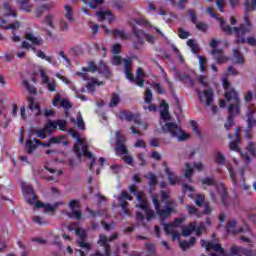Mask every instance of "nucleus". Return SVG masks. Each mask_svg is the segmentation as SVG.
<instances>
[{
	"label": "nucleus",
	"mask_w": 256,
	"mask_h": 256,
	"mask_svg": "<svg viewBox=\"0 0 256 256\" xmlns=\"http://www.w3.org/2000/svg\"><path fill=\"white\" fill-rule=\"evenodd\" d=\"M57 17L55 16V14H47L44 18V25H46V27H49L50 29H55L57 27Z\"/></svg>",
	"instance_id": "32"
},
{
	"label": "nucleus",
	"mask_w": 256,
	"mask_h": 256,
	"mask_svg": "<svg viewBox=\"0 0 256 256\" xmlns=\"http://www.w3.org/2000/svg\"><path fill=\"white\" fill-rule=\"evenodd\" d=\"M76 235L79 237L76 240L77 245L81 248V249H85V251H89L91 249V244L87 241V231H85V229L83 228H78L75 230Z\"/></svg>",
	"instance_id": "19"
},
{
	"label": "nucleus",
	"mask_w": 256,
	"mask_h": 256,
	"mask_svg": "<svg viewBox=\"0 0 256 256\" xmlns=\"http://www.w3.org/2000/svg\"><path fill=\"white\" fill-rule=\"evenodd\" d=\"M163 133H170L171 137L176 138L178 141H187L189 135L183 132L177 123L168 122L162 126Z\"/></svg>",
	"instance_id": "8"
},
{
	"label": "nucleus",
	"mask_w": 256,
	"mask_h": 256,
	"mask_svg": "<svg viewBox=\"0 0 256 256\" xmlns=\"http://www.w3.org/2000/svg\"><path fill=\"white\" fill-rule=\"evenodd\" d=\"M64 9L66 11L65 17L70 23H73V9L69 5H65Z\"/></svg>",
	"instance_id": "48"
},
{
	"label": "nucleus",
	"mask_w": 256,
	"mask_h": 256,
	"mask_svg": "<svg viewBox=\"0 0 256 256\" xmlns=\"http://www.w3.org/2000/svg\"><path fill=\"white\" fill-rule=\"evenodd\" d=\"M248 117V129H251L253 127V125H256V121L255 119H253V112H248L247 114Z\"/></svg>",
	"instance_id": "62"
},
{
	"label": "nucleus",
	"mask_w": 256,
	"mask_h": 256,
	"mask_svg": "<svg viewBox=\"0 0 256 256\" xmlns=\"http://www.w3.org/2000/svg\"><path fill=\"white\" fill-rule=\"evenodd\" d=\"M39 73L42 85H45L47 91H49L50 93H54V91H57V81L55 80V78H50L43 69H41Z\"/></svg>",
	"instance_id": "17"
},
{
	"label": "nucleus",
	"mask_w": 256,
	"mask_h": 256,
	"mask_svg": "<svg viewBox=\"0 0 256 256\" xmlns=\"http://www.w3.org/2000/svg\"><path fill=\"white\" fill-rule=\"evenodd\" d=\"M55 7V4L49 3V4H44L42 6H39L36 9V17H41L45 11H51Z\"/></svg>",
	"instance_id": "35"
},
{
	"label": "nucleus",
	"mask_w": 256,
	"mask_h": 256,
	"mask_svg": "<svg viewBox=\"0 0 256 256\" xmlns=\"http://www.w3.org/2000/svg\"><path fill=\"white\" fill-rule=\"evenodd\" d=\"M32 133L36 135L39 139H46L47 138V131L44 129H34Z\"/></svg>",
	"instance_id": "46"
},
{
	"label": "nucleus",
	"mask_w": 256,
	"mask_h": 256,
	"mask_svg": "<svg viewBox=\"0 0 256 256\" xmlns=\"http://www.w3.org/2000/svg\"><path fill=\"white\" fill-rule=\"evenodd\" d=\"M57 129V125L55 123V120H49L45 125H44V131L51 135L55 130Z\"/></svg>",
	"instance_id": "41"
},
{
	"label": "nucleus",
	"mask_w": 256,
	"mask_h": 256,
	"mask_svg": "<svg viewBox=\"0 0 256 256\" xmlns=\"http://www.w3.org/2000/svg\"><path fill=\"white\" fill-rule=\"evenodd\" d=\"M233 61L237 64L244 63L243 54L239 51V49L234 48L233 50Z\"/></svg>",
	"instance_id": "39"
},
{
	"label": "nucleus",
	"mask_w": 256,
	"mask_h": 256,
	"mask_svg": "<svg viewBox=\"0 0 256 256\" xmlns=\"http://www.w3.org/2000/svg\"><path fill=\"white\" fill-rule=\"evenodd\" d=\"M54 107H63L64 109H71V102L69 100L61 97L60 93H57L54 96V100L52 102Z\"/></svg>",
	"instance_id": "24"
},
{
	"label": "nucleus",
	"mask_w": 256,
	"mask_h": 256,
	"mask_svg": "<svg viewBox=\"0 0 256 256\" xmlns=\"http://www.w3.org/2000/svg\"><path fill=\"white\" fill-rule=\"evenodd\" d=\"M38 145H42V147H51V141L49 140V142L47 143H43L41 142L39 139L34 138L33 140H31L30 138L26 141V146H25V150L28 153V155L33 154V152L35 151V149H37Z\"/></svg>",
	"instance_id": "20"
},
{
	"label": "nucleus",
	"mask_w": 256,
	"mask_h": 256,
	"mask_svg": "<svg viewBox=\"0 0 256 256\" xmlns=\"http://www.w3.org/2000/svg\"><path fill=\"white\" fill-rule=\"evenodd\" d=\"M91 9H97V5H103V0H84Z\"/></svg>",
	"instance_id": "55"
},
{
	"label": "nucleus",
	"mask_w": 256,
	"mask_h": 256,
	"mask_svg": "<svg viewBox=\"0 0 256 256\" xmlns=\"http://www.w3.org/2000/svg\"><path fill=\"white\" fill-rule=\"evenodd\" d=\"M247 151L248 152H246V153H241V155L247 163H251V158L249 157V155H251V157H256V145H255V143H250L247 147Z\"/></svg>",
	"instance_id": "28"
},
{
	"label": "nucleus",
	"mask_w": 256,
	"mask_h": 256,
	"mask_svg": "<svg viewBox=\"0 0 256 256\" xmlns=\"http://www.w3.org/2000/svg\"><path fill=\"white\" fill-rule=\"evenodd\" d=\"M193 231H196V235L199 237L203 234L204 231H207V228L205 227V223H200L197 227V224L195 222H192L188 225V227L183 228L182 235L183 237H189Z\"/></svg>",
	"instance_id": "18"
},
{
	"label": "nucleus",
	"mask_w": 256,
	"mask_h": 256,
	"mask_svg": "<svg viewBox=\"0 0 256 256\" xmlns=\"http://www.w3.org/2000/svg\"><path fill=\"white\" fill-rule=\"evenodd\" d=\"M131 65L132 62L130 58L124 60V73L126 75V78L129 81H134L135 85H137L138 87H144L145 81L143 80V77L136 76L135 78L133 73H131Z\"/></svg>",
	"instance_id": "12"
},
{
	"label": "nucleus",
	"mask_w": 256,
	"mask_h": 256,
	"mask_svg": "<svg viewBox=\"0 0 256 256\" xmlns=\"http://www.w3.org/2000/svg\"><path fill=\"white\" fill-rule=\"evenodd\" d=\"M112 35L115 39H122L123 41L129 39V34L125 33V30L119 28L112 31Z\"/></svg>",
	"instance_id": "37"
},
{
	"label": "nucleus",
	"mask_w": 256,
	"mask_h": 256,
	"mask_svg": "<svg viewBox=\"0 0 256 256\" xmlns=\"http://www.w3.org/2000/svg\"><path fill=\"white\" fill-rule=\"evenodd\" d=\"M223 87L226 91L224 97L228 103H231L228 107L230 115L228 116L227 123L225 124V128L229 129V127H233V119L235 118V115H239L241 101L239 100V94L237 91H235V89H229L231 84L225 78L223 79Z\"/></svg>",
	"instance_id": "2"
},
{
	"label": "nucleus",
	"mask_w": 256,
	"mask_h": 256,
	"mask_svg": "<svg viewBox=\"0 0 256 256\" xmlns=\"http://www.w3.org/2000/svg\"><path fill=\"white\" fill-rule=\"evenodd\" d=\"M76 125L78 129H81L82 131L85 130V121H83V115H81V112L77 115Z\"/></svg>",
	"instance_id": "49"
},
{
	"label": "nucleus",
	"mask_w": 256,
	"mask_h": 256,
	"mask_svg": "<svg viewBox=\"0 0 256 256\" xmlns=\"http://www.w3.org/2000/svg\"><path fill=\"white\" fill-rule=\"evenodd\" d=\"M178 36L180 37V39H187V37H191V33H189L183 28H179Z\"/></svg>",
	"instance_id": "61"
},
{
	"label": "nucleus",
	"mask_w": 256,
	"mask_h": 256,
	"mask_svg": "<svg viewBox=\"0 0 256 256\" xmlns=\"http://www.w3.org/2000/svg\"><path fill=\"white\" fill-rule=\"evenodd\" d=\"M201 183L203 185V189H207V187H211L210 190V199L213 203H217L219 199L221 200V203L224 207H229V202L227 201V188L225 187V184L220 183L217 184L215 182L214 177H206L201 180Z\"/></svg>",
	"instance_id": "3"
},
{
	"label": "nucleus",
	"mask_w": 256,
	"mask_h": 256,
	"mask_svg": "<svg viewBox=\"0 0 256 256\" xmlns=\"http://www.w3.org/2000/svg\"><path fill=\"white\" fill-rule=\"evenodd\" d=\"M6 23L7 21H5V19L0 18V29H12L13 31H17V29L21 27V24L17 21L10 25L5 26Z\"/></svg>",
	"instance_id": "36"
},
{
	"label": "nucleus",
	"mask_w": 256,
	"mask_h": 256,
	"mask_svg": "<svg viewBox=\"0 0 256 256\" xmlns=\"http://www.w3.org/2000/svg\"><path fill=\"white\" fill-rule=\"evenodd\" d=\"M187 211H188L189 215H194V217H203V213L199 212L197 207H195L193 205H188Z\"/></svg>",
	"instance_id": "43"
},
{
	"label": "nucleus",
	"mask_w": 256,
	"mask_h": 256,
	"mask_svg": "<svg viewBox=\"0 0 256 256\" xmlns=\"http://www.w3.org/2000/svg\"><path fill=\"white\" fill-rule=\"evenodd\" d=\"M82 71L83 72H76L75 75L83 79V81H89V75H87V73H89V71L95 73V71H98V67L94 62H89L88 68L83 67Z\"/></svg>",
	"instance_id": "22"
},
{
	"label": "nucleus",
	"mask_w": 256,
	"mask_h": 256,
	"mask_svg": "<svg viewBox=\"0 0 256 256\" xmlns=\"http://www.w3.org/2000/svg\"><path fill=\"white\" fill-rule=\"evenodd\" d=\"M59 31L62 33H67L69 31V23L65 19H60L59 21Z\"/></svg>",
	"instance_id": "51"
},
{
	"label": "nucleus",
	"mask_w": 256,
	"mask_h": 256,
	"mask_svg": "<svg viewBox=\"0 0 256 256\" xmlns=\"http://www.w3.org/2000/svg\"><path fill=\"white\" fill-rule=\"evenodd\" d=\"M129 25L132 26V33L136 37V39H145V35H147L145 31L135 26V25H142L144 27H147V25H149V22L145 20V18L130 20Z\"/></svg>",
	"instance_id": "11"
},
{
	"label": "nucleus",
	"mask_w": 256,
	"mask_h": 256,
	"mask_svg": "<svg viewBox=\"0 0 256 256\" xmlns=\"http://www.w3.org/2000/svg\"><path fill=\"white\" fill-rule=\"evenodd\" d=\"M120 102H121V98L119 97V95L113 94L109 103V107L111 108L117 107V105H119Z\"/></svg>",
	"instance_id": "50"
},
{
	"label": "nucleus",
	"mask_w": 256,
	"mask_h": 256,
	"mask_svg": "<svg viewBox=\"0 0 256 256\" xmlns=\"http://www.w3.org/2000/svg\"><path fill=\"white\" fill-rule=\"evenodd\" d=\"M245 19V24H242L239 28L234 27V33L236 34V41L237 45L239 44H245L247 43L250 45V47H255L256 45V38L251 36L248 38H245V34L249 33L251 31V22H249V18L247 16L244 17Z\"/></svg>",
	"instance_id": "5"
},
{
	"label": "nucleus",
	"mask_w": 256,
	"mask_h": 256,
	"mask_svg": "<svg viewBox=\"0 0 256 256\" xmlns=\"http://www.w3.org/2000/svg\"><path fill=\"white\" fill-rule=\"evenodd\" d=\"M200 71H205V65L207 64V58L198 56Z\"/></svg>",
	"instance_id": "64"
},
{
	"label": "nucleus",
	"mask_w": 256,
	"mask_h": 256,
	"mask_svg": "<svg viewBox=\"0 0 256 256\" xmlns=\"http://www.w3.org/2000/svg\"><path fill=\"white\" fill-rule=\"evenodd\" d=\"M133 47H134V49H137L138 51L145 49V40L137 39V41L133 43Z\"/></svg>",
	"instance_id": "54"
},
{
	"label": "nucleus",
	"mask_w": 256,
	"mask_h": 256,
	"mask_svg": "<svg viewBox=\"0 0 256 256\" xmlns=\"http://www.w3.org/2000/svg\"><path fill=\"white\" fill-rule=\"evenodd\" d=\"M56 123V128L60 129V131H65L67 129V121L65 120H54Z\"/></svg>",
	"instance_id": "57"
},
{
	"label": "nucleus",
	"mask_w": 256,
	"mask_h": 256,
	"mask_svg": "<svg viewBox=\"0 0 256 256\" xmlns=\"http://www.w3.org/2000/svg\"><path fill=\"white\" fill-rule=\"evenodd\" d=\"M99 21H108V23H113L115 21V16L111 14V11H98L96 12Z\"/></svg>",
	"instance_id": "29"
},
{
	"label": "nucleus",
	"mask_w": 256,
	"mask_h": 256,
	"mask_svg": "<svg viewBox=\"0 0 256 256\" xmlns=\"http://www.w3.org/2000/svg\"><path fill=\"white\" fill-rule=\"evenodd\" d=\"M185 173L184 176L186 177V179H188L189 183H191V175H193V167H191V165H189V163L185 164Z\"/></svg>",
	"instance_id": "52"
},
{
	"label": "nucleus",
	"mask_w": 256,
	"mask_h": 256,
	"mask_svg": "<svg viewBox=\"0 0 256 256\" xmlns=\"http://www.w3.org/2000/svg\"><path fill=\"white\" fill-rule=\"evenodd\" d=\"M49 140L52 145H61V143L64 144L65 146L69 145L67 140H65V136L51 137Z\"/></svg>",
	"instance_id": "38"
},
{
	"label": "nucleus",
	"mask_w": 256,
	"mask_h": 256,
	"mask_svg": "<svg viewBox=\"0 0 256 256\" xmlns=\"http://www.w3.org/2000/svg\"><path fill=\"white\" fill-rule=\"evenodd\" d=\"M195 245V237H191L189 241L180 242V248L182 251H187V249H191Z\"/></svg>",
	"instance_id": "40"
},
{
	"label": "nucleus",
	"mask_w": 256,
	"mask_h": 256,
	"mask_svg": "<svg viewBox=\"0 0 256 256\" xmlns=\"http://www.w3.org/2000/svg\"><path fill=\"white\" fill-rule=\"evenodd\" d=\"M163 167L165 174L167 175L168 183L170 185H177L179 183L180 178L179 176L175 175V172L171 170V168L167 167V162H163Z\"/></svg>",
	"instance_id": "23"
},
{
	"label": "nucleus",
	"mask_w": 256,
	"mask_h": 256,
	"mask_svg": "<svg viewBox=\"0 0 256 256\" xmlns=\"http://www.w3.org/2000/svg\"><path fill=\"white\" fill-rule=\"evenodd\" d=\"M98 72L102 73L103 75H107L109 73V70L107 69V65H105L103 61H100L98 65Z\"/></svg>",
	"instance_id": "60"
},
{
	"label": "nucleus",
	"mask_w": 256,
	"mask_h": 256,
	"mask_svg": "<svg viewBox=\"0 0 256 256\" xmlns=\"http://www.w3.org/2000/svg\"><path fill=\"white\" fill-rule=\"evenodd\" d=\"M195 204L197 207H202L205 205V196L203 194H198L195 199Z\"/></svg>",
	"instance_id": "59"
},
{
	"label": "nucleus",
	"mask_w": 256,
	"mask_h": 256,
	"mask_svg": "<svg viewBox=\"0 0 256 256\" xmlns=\"http://www.w3.org/2000/svg\"><path fill=\"white\" fill-rule=\"evenodd\" d=\"M212 55L214 59H216L217 63H226V61H229V58L223 55V50L214 49L212 51Z\"/></svg>",
	"instance_id": "34"
},
{
	"label": "nucleus",
	"mask_w": 256,
	"mask_h": 256,
	"mask_svg": "<svg viewBox=\"0 0 256 256\" xmlns=\"http://www.w3.org/2000/svg\"><path fill=\"white\" fill-rule=\"evenodd\" d=\"M144 101L145 103H148V105H151V101H153V92H151V90L147 89L145 91Z\"/></svg>",
	"instance_id": "58"
},
{
	"label": "nucleus",
	"mask_w": 256,
	"mask_h": 256,
	"mask_svg": "<svg viewBox=\"0 0 256 256\" xmlns=\"http://www.w3.org/2000/svg\"><path fill=\"white\" fill-rule=\"evenodd\" d=\"M117 237V233L112 234L109 238L103 234H100L97 243L103 248L102 250H96L93 256H111V245H109V243H111V241H115Z\"/></svg>",
	"instance_id": "7"
},
{
	"label": "nucleus",
	"mask_w": 256,
	"mask_h": 256,
	"mask_svg": "<svg viewBox=\"0 0 256 256\" xmlns=\"http://www.w3.org/2000/svg\"><path fill=\"white\" fill-rule=\"evenodd\" d=\"M183 225V220L181 218H176L173 223L165 224L164 231L167 233V235H172L173 241L175 239H179V227Z\"/></svg>",
	"instance_id": "13"
},
{
	"label": "nucleus",
	"mask_w": 256,
	"mask_h": 256,
	"mask_svg": "<svg viewBox=\"0 0 256 256\" xmlns=\"http://www.w3.org/2000/svg\"><path fill=\"white\" fill-rule=\"evenodd\" d=\"M226 231L228 235H237L238 233H245L246 236H240L241 241L244 243H252L251 239H253V232L249 225L244 224V226H237V221L230 220L226 225Z\"/></svg>",
	"instance_id": "6"
},
{
	"label": "nucleus",
	"mask_w": 256,
	"mask_h": 256,
	"mask_svg": "<svg viewBox=\"0 0 256 256\" xmlns=\"http://www.w3.org/2000/svg\"><path fill=\"white\" fill-rule=\"evenodd\" d=\"M120 207L122 209L123 215L131 217V209H129L127 201H133V196L129 195L127 190H122L121 195L118 197Z\"/></svg>",
	"instance_id": "15"
},
{
	"label": "nucleus",
	"mask_w": 256,
	"mask_h": 256,
	"mask_svg": "<svg viewBox=\"0 0 256 256\" xmlns=\"http://www.w3.org/2000/svg\"><path fill=\"white\" fill-rule=\"evenodd\" d=\"M24 87H26L27 91H29L32 95H35L37 93V88L34 86H31L27 80L22 81Z\"/></svg>",
	"instance_id": "56"
},
{
	"label": "nucleus",
	"mask_w": 256,
	"mask_h": 256,
	"mask_svg": "<svg viewBox=\"0 0 256 256\" xmlns=\"http://www.w3.org/2000/svg\"><path fill=\"white\" fill-rule=\"evenodd\" d=\"M218 21L222 27V30L227 33V35H231V33H233V30L231 29L230 26H226L225 25V21L223 20V18H218Z\"/></svg>",
	"instance_id": "53"
},
{
	"label": "nucleus",
	"mask_w": 256,
	"mask_h": 256,
	"mask_svg": "<svg viewBox=\"0 0 256 256\" xmlns=\"http://www.w3.org/2000/svg\"><path fill=\"white\" fill-rule=\"evenodd\" d=\"M59 205H63V203L56 202L55 204H45L41 201H37L35 203L36 209H41V207H42V208H44L45 213H50L51 211H55L56 208L59 207Z\"/></svg>",
	"instance_id": "26"
},
{
	"label": "nucleus",
	"mask_w": 256,
	"mask_h": 256,
	"mask_svg": "<svg viewBox=\"0 0 256 256\" xmlns=\"http://www.w3.org/2000/svg\"><path fill=\"white\" fill-rule=\"evenodd\" d=\"M115 139H116V152L118 153V155H127V147H125L123 140H121V134L119 133V131L115 132Z\"/></svg>",
	"instance_id": "25"
},
{
	"label": "nucleus",
	"mask_w": 256,
	"mask_h": 256,
	"mask_svg": "<svg viewBox=\"0 0 256 256\" xmlns=\"http://www.w3.org/2000/svg\"><path fill=\"white\" fill-rule=\"evenodd\" d=\"M161 107H163V109L160 111L161 119L164 121H171V115H169V105L167 102L162 101Z\"/></svg>",
	"instance_id": "33"
},
{
	"label": "nucleus",
	"mask_w": 256,
	"mask_h": 256,
	"mask_svg": "<svg viewBox=\"0 0 256 256\" xmlns=\"http://www.w3.org/2000/svg\"><path fill=\"white\" fill-rule=\"evenodd\" d=\"M214 161L218 165H226V168L229 171L230 179L232 180L233 185H237V178L235 177V170H233V166L231 163L227 162V158L223 153L221 152H216L214 156Z\"/></svg>",
	"instance_id": "10"
},
{
	"label": "nucleus",
	"mask_w": 256,
	"mask_h": 256,
	"mask_svg": "<svg viewBox=\"0 0 256 256\" xmlns=\"http://www.w3.org/2000/svg\"><path fill=\"white\" fill-rule=\"evenodd\" d=\"M137 201L136 207L139 209H142V211L145 212L147 221H151V219H155V211L151 210L149 208V204L147 203V198L145 197L144 193H139L137 195Z\"/></svg>",
	"instance_id": "9"
},
{
	"label": "nucleus",
	"mask_w": 256,
	"mask_h": 256,
	"mask_svg": "<svg viewBox=\"0 0 256 256\" xmlns=\"http://www.w3.org/2000/svg\"><path fill=\"white\" fill-rule=\"evenodd\" d=\"M152 203L156 214L162 221L169 219L173 213H177V203L169 198V192L167 191H161V200H159V196L152 195ZM161 203H165V205L161 206Z\"/></svg>",
	"instance_id": "1"
},
{
	"label": "nucleus",
	"mask_w": 256,
	"mask_h": 256,
	"mask_svg": "<svg viewBox=\"0 0 256 256\" xmlns=\"http://www.w3.org/2000/svg\"><path fill=\"white\" fill-rule=\"evenodd\" d=\"M244 7L246 12L253 11L256 9V0H244Z\"/></svg>",
	"instance_id": "44"
},
{
	"label": "nucleus",
	"mask_w": 256,
	"mask_h": 256,
	"mask_svg": "<svg viewBox=\"0 0 256 256\" xmlns=\"http://www.w3.org/2000/svg\"><path fill=\"white\" fill-rule=\"evenodd\" d=\"M69 207L72 211L70 217H74V219H80L82 217L81 210H77L79 208V201L71 200Z\"/></svg>",
	"instance_id": "27"
},
{
	"label": "nucleus",
	"mask_w": 256,
	"mask_h": 256,
	"mask_svg": "<svg viewBox=\"0 0 256 256\" xmlns=\"http://www.w3.org/2000/svg\"><path fill=\"white\" fill-rule=\"evenodd\" d=\"M28 107L36 117L41 115V107L39 106V103L35 102L31 97L28 98Z\"/></svg>",
	"instance_id": "30"
},
{
	"label": "nucleus",
	"mask_w": 256,
	"mask_h": 256,
	"mask_svg": "<svg viewBox=\"0 0 256 256\" xmlns=\"http://www.w3.org/2000/svg\"><path fill=\"white\" fill-rule=\"evenodd\" d=\"M196 91L201 103H205L208 106L213 103V90L208 89L202 92L201 90L197 89Z\"/></svg>",
	"instance_id": "21"
},
{
	"label": "nucleus",
	"mask_w": 256,
	"mask_h": 256,
	"mask_svg": "<svg viewBox=\"0 0 256 256\" xmlns=\"http://www.w3.org/2000/svg\"><path fill=\"white\" fill-rule=\"evenodd\" d=\"M239 136H237L236 134V141L230 142L229 144V148L231 149V151H239Z\"/></svg>",
	"instance_id": "63"
},
{
	"label": "nucleus",
	"mask_w": 256,
	"mask_h": 256,
	"mask_svg": "<svg viewBox=\"0 0 256 256\" xmlns=\"http://www.w3.org/2000/svg\"><path fill=\"white\" fill-rule=\"evenodd\" d=\"M68 133L73 139H76V143L74 144V151L77 157H87V159H93V154L87 150L89 147L87 139L79 136V132H77L75 129H70Z\"/></svg>",
	"instance_id": "4"
},
{
	"label": "nucleus",
	"mask_w": 256,
	"mask_h": 256,
	"mask_svg": "<svg viewBox=\"0 0 256 256\" xmlns=\"http://www.w3.org/2000/svg\"><path fill=\"white\" fill-rule=\"evenodd\" d=\"M22 193L29 205H33L35 201H37V195H35V190H33V186L27 182H21Z\"/></svg>",
	"instance_id": "14"
},
{
	"label": "nucleus",
	"mask_w": 256,
	"mask_h": 256,
	"mask_svg": "<svg viewBox=\"0 0 256 256\" xmlns=\"http://www.w3.org/2000/svg\"><path fill=\"white\" fill-rule=\"evenodd\" d=\"M119 118L121 121H128V123H131V121H134V123H139V118L135 117V114L129 111L120 112Z\"/></svg>",
	"instance_id": "31"
},
{
	"label": "nucleus",
	"mask_w": 256,
	"mask_h": 256,
	"mask_svg": "<svg viewBox=\"0 0 256 256\" xmlns=\"http://www.w3.org/2000/svg\"><path fill=\"white\" fill-rule=\"evenodd\" d=\"M47 171H49L50 173H52L51 176H48L46 179H48V181H57V177H59V175H62L63 172H61V170H55L53 168H45Z\"/></svg>",
	"instance_id": "42"
},
{
	"label": "nucleus",
	"mask_w": 256,
	"mask_h": 256,
	"mask_svg": "<svg viewBox=\"0 0 256 256\" xmlns=\"http://www.w3.org/2000/svg\"><path fill=\"white\" fill-rule=\"evenodd\" d=\"M187 45L190 47L192 53H199V45H197L194 39H189Z\"/></svg>",
	"instance_id": "47"
},
{
	"label": "nucleus",
	"mask_w": 256,
	"mask_h": 256,
	"mask_svg": "<svg viewBox=\"0 0 256 256\" xmlns=\"http://www.w3.org/2000/svg\"><path fill=\"white\" fill-rule=\"evenodd\" d=\"M26 41L22 42V49H33L36 51L33 45H43V39L41 37L34 35L33 33H26Z\"/></svg>",
	"instance_id": "16"
},
{
	"label": "nucleus",
	"mask_w": 256,
	"mask_h": 256,
	"mask_svg": "<svg viewBox=\"0 0 256 256\" xmlns=\"http://www.w3.org/2000/svg\"><path fill=\"white\" fill-rule=\"evenodd\" d=\"M29 1L30 0H19L22 11H26V13H29L31 7H33V5L29 4Z\"/></svg>",
	"instance_id": "45"
}]
</instances>
